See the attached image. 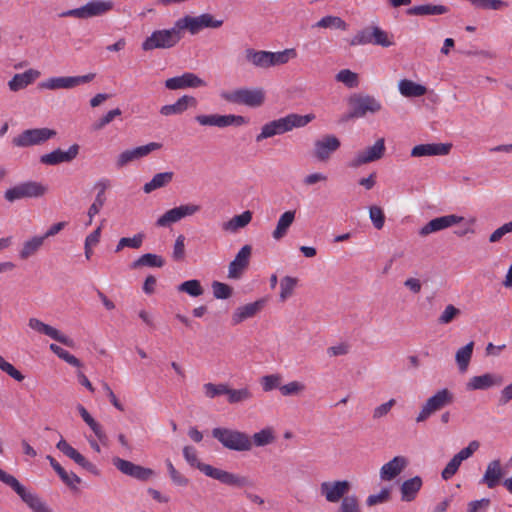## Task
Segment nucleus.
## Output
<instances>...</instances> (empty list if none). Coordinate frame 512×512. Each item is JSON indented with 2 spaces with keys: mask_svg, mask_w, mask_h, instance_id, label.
Here are the masks:
<instances>
[{
  "mask_svg": "<svg viewBox=\"0 0 512 512\" xmlns=\"http://www.w3.org/2000/svg\"><path fill=\"white\" fill-rule=\"evenodd\" d=\"M422 484V479L419 476L405 480L400 487L401 499L405 502L413 501L420 491Z\"/></svg>",
  "mask_w": 512,
  "mask_h": 512,
  "instance_id": "a19ab883",
  "label": "nucleus"
},
{
  "mask_svg": "<svg viewBox=\"0 0 512 512\" xmlns=\"http://www.w3.org/2000/svg\"><path fill=\"white\" fill-rule=\"evenodd\" d=\"M0 370L7 373L11 378L14 380L21 382L24 380V375L17 370L11 363L6 361L1 355H0Z\"/></svg>",
  "mask_w": 512,
  "mask_h": 512,
  "instance_id": "774afa93",
  "label": "nucleus"
},
{
  "mask_svg": "<svg viewBox=\"0 0 512 512\" xmlns=\"http://www.w3.org/2000/svg\"><path fill=\"white\" fill-rule=\"evenodd\" d=\"M112 463L122 474L132 477L138 481L145 482L154 476V471L152 469L135 464L120 457H114L112 459Z\"/></svg>",
  "mask_w": 512,
  "mask_h": 512,
  "instance_id": "f3484780",
  "label": "nucleus"
},
{
  "mask_svg": "<svg viewBox=\"0 0 512 512\" xmlns=\"http://www.w3.org/2000/svg\"><path fill=\"white\" fill-rule=\"evenodd\" d=\"M265 301L263 299L257 300L253 303L240 306L235 309L232 314V325H238L243 321L255 316L263 307Z\"/></svg>",
  "mask_w": 512,
  "mask_h": 512,
  "instance_id": "2f4dec72",
  "label": "nucleus"
},
{
  "mask_svg": "<svg viewBox=\"0 0 512 512\" xmlns=\"http://www.w3.org/2000/svg\"><path fill=\"white\" fill-rule=\"evenodd\" d=\"M144 238L145 235L143 233L135 234L133 237H123L118 241L115 252L118 253L125 247L139 249L143 244Z\"/></svg>",
  "mask_w": 512,
  "mask_h": 512,
  "instance_id": "5fc2aeb1",
  "label": "nucleus"
},
{
  "mask_svg": "<svg viewBox=\"0 0 512 512\" xmlns=\"http://www.w3.org/2000/svg\"><path fill=\"white\" fill-rule=\"evenodd\" d=\"M176 21L178 24V29H180L182 36L184 35V32L186 30L190 34L195 35L203 29H216L221 27L223 24L222 19H216L213 15L209 13H204L199 16L186 15L182 18H179Z\"/></svg>",
  "mask_w": 512,
  "mask_h": 512,
  "instance_id": "0eeeda50",
  "label": "nucleus"
},
{
  "mask_svg": "<svg viewBox=\"0 0 512 512\" xmlns=\"http://www.w3.org/2000/svg\"><path fill=\"white\" fill-rule=\"evenodd\" d=\"M454 400L453 393L447 388H443L430 396L422 405L417 417L416 422L421 423L427 420L432 414L441 410L447 405H450Z\"/></svg>",
  "mask_w": 512,
  "mask_h": 512,
  "instance_id": "6e6552de",
  "label": "nucleus"
},
{
  "mask_svg": "<svg viewBox=\"0 0 512 512\" xmlns=\"http://www.w3.org/2000/svg\"><path fill=\"white\" fill-rule=\"evenodd\" d=\"M164 264H165V261L161 256H159L157 254H153V253H146V254H143L142 256H140L135 261H133L131 263V268L132 269H137L140 267L161 268L164 266Z\"/></svg>",
  "mask_w": 512,
  "mask_h": 512,
  "instance_id": "49530a36",
  "label": "nucleus"
},
{
  "mask_svg": "<svg viewBox=\"0 0 512 512\" xmlns=\"http://www.w3.org/2000/svg\"><path fill=\"white\" fill-rule=\"evenodd\" d=\"M227 384L220 383V384H214V383H205L203 385V392L204 395L209 399H214L221 395H226L227 392Z\"/></svg>",
  "mask_w": 512,
  "mask_h": 512,
  "instance_id": "bf43d9fd",
  "label": "nucleus"
},
{
  "mask_svg": "<svg viewBox=\"0 0 512 512\" xmlns=\"http://www.w3.org/2000/svg\"><path fill=\"white\" fill-rule=\"evenodd\" d=\"M204 86H206V82L191 72H186L180 76L172 77L165 81V87L169 90L199 88Z\"/></svg>",
  "mask_w": 512,
  "mask_h": 512,
  "instance_id": "393cba45",
  "label": "nucleus"
},
{
  "mask_svg": "<svg viewBox=\"0 0 512 512\" xmlns=\"http://www.w3.org/2000/svg\"><path fill=\"white\" fill-rule=\"evenodd\" d=\"M296 57L297 52L294 48H286L276 52L269 51L270 68L285 65Z\"/></svg>",
  "mask_w": 512,
  "mask_h": 512,
  "instance_id": "a18cd8bd",
  "label": "nucleus"
},
{
  "mask_svg": "<svg viewBox=\"0 0 512 512\" xmlns=\"http://www.w3.org/2000/svg\"><path fill=\"white\" fill-rule=\"evenodd\" d=\"M200 209V205L193 203L182 204L180 206L174 207L167 210L156 220V226L163 228L169 227L172 224L179 222L183 218L195 215L200 211Z\"/></svg>",
  "mask_w": 512,
  "mask_h": 512,
  "instance_id": "ddd939ff",
  "label": "nucleus"
},
{
  "mask_svg": "<svg viewBox=\"0 0 512 512\" xmlns=\"http://www.w3.org/2000/svg\"><path fill=\"white\" fill-rule=\"evenodd\" d=\"M95 78L94 73L81 76L50 77L39 84V88L47 90L72 89L81 84L91 82Z\"/></svg>",
  "mask_w": 512,
  "mask_h": 512,
  "instance_id": "f8f14e48",
  "label": "nucleus"
},
{
  "mask_svg": "<svg viewBox=\"0 0 512 512\" xmlns=\"http://www.w3.org/2000/svg\"><path fill=\"white\" fill-rule=\"evenodd\" d=\"M183 457L186 460V462L192 466L196 467L203 473V467L204 466H210L209 464L202 463L198 459V453L197 450L193 446H184L183 448Z\"/></svg>",
  "mask_w": 512,
  "mask_h": 512,
  "instance_id": "13d9d810",
  "label": "nucleus"
},
{
  "mask_svg": "<svg viewBox=\"0 0 512 512\" xmlns=\"http://www.w3.org/2000/svg\"><path fill=\"white\" fill-rule=\"evenodd\" d=\"M79 153V145L73 144L68 150L64 151L60 148L50 153L40 156V162L45 165L55 166L61 163H69L74 160Z\"/></svg>",
  "mask_w": 512,
  "mask_h": 512,
  "instance_id": "5701e85b",
  "label": "nucleus"
},
{
  "mask_svg": "<svg viewBox=\"0 0 512 512\" xmlns=\"http://www.w3.org/2000/svg\"><path fill=\"white\" fill-rule=\"evenodd\" d=\"M314 119V114L300 115L296 113H290L278 119H274L272 121L276 127L277 133L279 135H282L284 133L292 131L295 128L305 127Z\"/></svg>",
  "mask_w": 512,
  "mask_h": 512,
  "instance_id": "6ab92c4d",
  "label": "nucleus"
},
{
  "mask_svg": "<svg viewBox=\"0 0 512 512\" xmlns=\"http://www.w3.org/2000/svg\"><path fill=\"white\" fill-rule=\"evenodd\" d=\"M338 512H361L357 497L354 495L344 497Z\"/></svg>",
  "mask_w": 512,
  "mask_h": 512,
  "instance_id": "338daca9",
  "label": "nucleus"
},
{
  "mask_svg": "<svg viewBox=\"0 0 512 512\" xmlns=\"http://www.w3.org/2000/svg\"><path fill=\"white\" fill-rule=\"evenodd\" d=\"M349 111L346 120L364 118L368 113L376 114L382 109L381 102L369 94L354 93L347 99Z\"/></svg>",
  "mask_w": 512,
  "mask_h": 512,
  "instance_id": "f03ea898",
  "label": "nucleus"
},
{
  "mask_svg": "<svg viewBox=\"0 0 512 512\" xmlns=\"http://www.w3.org/2000/svg\"><path fill=\"white\" fill-rule=\"evenodd\" d=\"M502 476L503 470L500 460H492L487 465L486 471L481 479V483L492 489L500 483Z\"/></svg>",
  "mask_w": 512,
  "mask_h": 512,
  "instance_id": "72a5a7b5",
  "label": "nucleus"
},
{
  "mask_svg": "<svg viewBox=\"0 0 512 512\" xmlns=\"http://www.w3.org/2000/svg\"><path fill=\"white\" fill-rule=\"evenodd\" d=\"M182 38L177 21H175L174 25L169 29L153 31L151 35L142 42L141 47L144 51L169 49L176 46Z\"/></svg>",
  "mask_w": 512,
  "mask_h": 512,
  "instance_id": "7ed1b4c3",
  "label": "nucleus"
},
{
  "mask_svg": "<svg viewBox=\"0 0 512 512\" xmlns=\"http://www.w3.org/2000/svg\"><path fill=\"white\" fill-rule=\"evenodd\" d=\"M250 439L252 446L255 445L257 447H264L273 443L276 439V436L272 427H265L254 433Z\"/></svg>",
  "mask_w": 512,
  "mask_h": 512,
  "instance_id": "09e8293b",
  "label": "nucleus"
},
{
  "mask_svg": "<svg viewBox=\"0 0 512 512\" xmlns=\"http://www.w3.org/2000/svg\"><path fill=\"white\" fill-rule=\"evenodd\" d=\"M369 217L373 226L380 230L383 228L385 223V215L383 210L378 206H371L369 208Z\"/></svg>",
  "mask_w": 512,
  "mask_h": 512,
  "instance_id": "69168bd1",
  "label": "nucleus"
},
{
  "mask_svg": "<svg viewBox=\"0 0 512 512\" xmlns=\"http://www.w3.org/2000/svg\"><path fill=\"white\" fill-rule=\"evenodd\" d=\"M28 326L40 333V334H44L48 337H50L51 339L65 345V346H68V347H71L73 348L75 346V343H74V340L71 339L70 337L64 335L63 333H61L58 329L42 322L41 320L37 319V318H30L29 321H28Z\"/></svg>",
  "mask_w": 512,
  "mask_h": 512,
  "instance_id": "4be33fe9",
  "label": "nucleus"
},
{
  "mask_svg": "<svg viewBox=\"0 0 512 512\" xmlns=\"http://www.w3.org/2000/svg\"><path fill=\"white\" fill-rule=\"evenodd\" d=\"M348 42L350 46L375 45L388 48L395 45L393 34L378 25H369L358 30Z\"/></svg>",
  "mask_w": 512,
  "mask_h": 512,
  "instance_id": "f257e3e1",
  "label": "nucleus"
},
{
  "mask_svg": "<svg viewBox=\"0 0 512 512\" xmlns=\"http://www.w3.org/2000/svg\"><path fill=\"white\" fill-rule=\"evenodd\" d=\"M295 215L296 212L293 210L285 211L280 215L276 227L272 232V237L274 240L279 241L287 235L290 226L295 220Z\"/></svg>",
  "mask_w": 512,
  "mask_h": 512,
  "instance_id": "c9c22d12",
  "label": "nucleus"
},
{
  "mask_svg": "<svg viewBox=\"0 0 512 512\" xmlns=\"http://www.w3.org/2000/svg\"><path fill=\"white\" fill-rule=\"evenodd\" d=\"M197 100L193 96L183 95L175 103L161 107L160 113L164 116L178 115L185 112L189 106H196Z\"/></svg>",
  "mask_w": 512,
  "mask_h": 512,
  "instance_id": "473e14b6",
  "label": "nucleus"
},
{
  "mask_svg": "<svg viewBox=\"0 0 512 512\" xmlns=\"http://www.w3.org/2000/svg\"><path fill=\"white\" fill-rule=\"evenodd\" d=\"M173 177L174 173L171 171L157 173L149 182L144 184L143 191L149 194L156 189L165 187L173 180Z\"/></svg>",
  "mask_w": 512,
  "mask_h": 512,
  "instance_id": "c03bdc74",
  "label": "nucleus"
},
{
  "mask_svg": "<svg viewBox=\"0 0 512 512\" xmlns=\"http://www.w3.org/2000/svg\"><path fill=\"white\" fill-rule=\"evenodd\" d=\"M48 188L37 181L21 182L11 188H8L4 193V198L13 203L23 198H39L46 194Z\"/></svg>",
  "mask_w": 512,
  "mask_h": 512,
  "instance_id": "1a4fd4ad",
  "label": "nucleus"
},
{
  "mask_svg": "<svg viewBox=\"0 0 512 512\" xmlns=\"http://www.w3.org/2000/svg\"><path fill=\"white\" fill-rule=\"evenodd\" d=\"M339 147V139L334 135H327L315 142L314 155L318 160L326 161Z\"/></svg>",
  "mask_w": 512,
  "mask_h": 512,
  "instance_id": "c85d7f7f",
  "label": "nucleus"
},
{
  "mask_svg": "<svg viewBox=\"0 0 512 512\" xmlns=\"http://www.w3.org/2000/svg\"><path fill=\"white\" fill-rule=\"evenodd\" d=\"M112 8V2H87L86 5L62 11L58 14L59 17H75L79 19H86L94 16L101 15Z\"/></svg>",
  "mask_w": 512,
  "mask_h": 512,
  "instance_id": "a211bd4d",
  "label": "nucleus"
},
{
  "mask_svg": "<svg viewBox=\"0 0 512 512\" xmlns=\"http://www.w3.org/2000/svg\"><path fill=\"white\" fill-rule=\"evenodd\" d=\"M0 481L11 487L33 512H53L35 493L29 492L13 475L2 469Z\"/></svg>",
  "mask_w": 512,
  "mask_h": 512,
  "instance_id": "20e7f679",
  "label": "nucleus"
},
{
  "mask_svg": "<svg viewBox=\"0 0 512 512\" xmlns=\"http://www.w3.org/2000/svg\"><path fill=\"white\" fill-rule=\"evenodd\" d=\"M40 77V72L30 68L22 73H17L7 82L8 89L11 92H18L30 86Z\"/></svg>",
  "mask_w": 512,
  "mask_h": 512,
  "instance_id": "c756f323",
  "label": "nucleus"
},
{
  "mask_svg": "<svg viewBox=\"0 0 512 512\" xmlns=\"http://www.w3.org/2000/svg\"><path fill=\"white\" fill-rule=\"evenodd\" d=\"M165 463H166V467H167L169 476H170L171 480L173 481V483L178 486H187L188 482H189L188 478H186L184 475H182L180 472H178L169 459H167L165 461Z\"/></svg>",
  "mask_w": 512,
  "mask_h": 512,
  "instance_id": "0e129e2a",
  "label": "nucleus"
},
{
  "mask_svg": "<svg viewBox=\"0 0 512 512\" xmlns=\"http://www.w3.org/2000/svg\"><path fill=\"white\" fill-rule=\"evenodd\" d=\"M77 410L82 417L83 421L89 426V428L93 431L97 439L103 443L106 444L108 437L103 429V427L89 414L87 409L81 405L78 404Z\"/></svg>",
  "mask_w": 512,
  "mask_h": 512,
  "instance_id": "e433bc0d",
  "label": "nucleus"
},
{
  "mask_svg": "<svg viewBox=\"0 0 512 512\" xmlns=\"http://www.w3.org/2000/svg\"><path fill=\"white\" fill-rule=\"evenodd\" d=\"M395 404H396V400L394 398H391L387 402H384V403L376 406L372 410L373 420L378 421V420L384 418L385 416H387Z\"/></svg>",
  "mask_w": 512,
  "mask_h": 512,
  "instance_id": "052dcab7",
  "label": "nucleus"
},
{
  "mask_svg": "<svg viewBox=\"0 0 512 512\" xmlns=\"http://www.w3.org/2000/svg\"><path fill=\"white\" fill-rule=\"evenodd\" d=\"M335 79L337 82L343 83L348 88H356L359 85L358 74L350 69L340 70L336 74Z\"/></svg>",
  "mask_w": 512,
  "mask_h": 512,
  "instance_id": "6e6d98bb",
  "label": "nucleus"
},
{
  "mask_svg": "<svg viewBox=\"0 0 512 512\" xmlns=\"http://www.w3.org/2000/svg\"><path fill=\"white\" fill-rule=\"evenodd\" d=\"M56 448L65 456L73 460L76 464L86 469L87 471L97 474L96 466L88 461L80 452L73 448L66 440L61 438L56 444Z\"/></svg>",
  "mask_w": 512,
  "mask_h": 512,
  "instance_id": "a878e982",
  "label": "nucleus"
},
{
  "mask_svg": "<svg viewBox=\"0 0 512 512\" xmlns=\"http://www.w3.org/2000/svg\"><path fill=\"white\" fill-rule=\"evenodd\" d=\"M195 121L203 127L226 128L229 126H242L248 123V119L235 114H199L195 116Z\"/></svg>",
  "mask_w": 512,
  "mask_h": 512,
  "instance_id": "9d476101",
  "label": "nucleus"
},
{
  "mask_svg": "<svg viewBox=\"0 0 512 512\" xmlns=\"http://www.w3.org/2000/svg\"><path fill=\"white\" fill-rule=\"evenodd\" d=\"M281 376L279 374L265 375L261 378L260 383L264 392H270L281 387Z\"/></svg>",
  "mask_w": 512,
  "mask_h": 512,
  "instance_id": "680f3d73",
  "label": "nucleus"
},
{
  "mask_svg": "<svg viewBox=\"0 0 512 512\" xmlns=\"http://www.w3.org/2000/svg\"><path fill=\"white\" fill-rule=\"evenodd\" d=\"M220 97L230 103L259 107L265 100V92L262 88H240L233 91H223Z\"/></svg>",
  "mask_w": 512,
  "mask_h": 512,
  "instance_id": "423d86ee",
  "label": "nucleus"
},
{
  "mask_svg": "<svg viewBox=\"0 0 512 512\" xmlns=\"http://www.w3.org/2000/svg\"><path fill=\"white\" fill-rule=\"evenodd\" d=\"M351 484L347 480L325 481L320 484V493L330 503H337L350 491Z\"/></svg>",
  "mask_w": 512,
  "mask_h": 512,
  "instance_id": "aec40b11",
  "label": "nucleus"
},
{
  "mask_svg": "<svg viewBox=\"0 0 512 512\" xmlns=\"http://www.w3.org/2000/svg\"><path fill=\"white\" fill-rule=\"evenodd\" d=\"M314 27L339 29V30H343V31L348 29V25L344 20H342L340 17L331 16V15L321 18L314 25Z\"/></svg>",
  "mask_w": 512,
  "mask_h": 512,
  "instance_id": "864d4df0",
  "label": "nucleus"
},
{
  "mask_svg": "<svg viewBox=\"0 0 512 512\" xmlns=\"http://www.w3.org/2000/svg\"><path fill=\"white\" fill-rule=\"evenodd\" d=\"M212 436L229 450L245 452L252 449L250 437L239 430L217 427L212 430Z\"/></svg>",
  "mask_w": 512,
  "mask_h": 512,
  "instance_id": "39448f33",
  "label": "nucleus"
},
{
  "mask_svg": "<svg viewBox=\"0 0 512 512\" xmlns=\"http://www.w3.org/2000/svg\"><path fill=\"white\" fill-rule=\"evenodd\" d=\"M251 246L244 245L236 254L235 258L230 262L228 267V277L231 279H239L249 264L251 256Z\"/></svg>",
  "mask_w": 512,
  "mask_h": 512,
  "instance_id": "bb28decb",
  "label": "nucleus"
},
{
  "mask_svg": "<svg viewBox=\"0 0 512 512\" xmlns=\"http://www.w3.org/2000/svg\"><path fill=\"white\" fill-rule=\"evenodd\" d=\"M226 395L227 400L230 404H238L245 401H249L253 397L252 392L247 387L240 389H230L229 387H227Z\"/></svg>",
  "mask_w": 512,
  "mask_h": 512,
  "instance_id": "3c124183",
  "label": "nucleus"
},
{
  "mask_svg": "<svg viewBox=\"0 0 512 512\" xmlns=\"http://www.w3.org/2000/svg\"><path fill=\"white\" fill-rule=\"evenodd\" d=\"M447 11L443 5L422 4L407 9L409 15H439Z\"/></svg>",
  "mask_w": 512,
  "mask_h": 512,
  "instance_id": "8fccbe9b",
  "label": "nucleus"
},
{
  "mask_svg": "<svg viewBox=\"0 0 512 512\" xmlns=\"http://www.w3.org/2000/svg\"><path fill=\"white\" fill-rule=\"evenodd\" d=\"M385 149L384 138H379L372 146L357 152L354 157L349 160L347 165L350 168H358L362 165L377 161L384 156Z\"/></svg>",
  "mask_w": 512,
  "mask_h": 512,
  "instance_id": "4468645a",
  "label": "nucleus"
},
{
  "mask_svg": "<svg viewBox=\"0 0 512 512\" xmlns=\"http://www.w3.org/2000/svg\"><path fill=\"white\" fill-rule=\"evenodd\" d=\"M464 220L462 216L456 214H449L440 217H436L422 226L418 233L420 236L425 237L432 233H436L447 229L451 226L461 223Z\"/></svg>",
  "mask_w": 512,
  "mask_h": 512,
  "instance_id": "412c9836",
  "label": "nucleus"
},
{
  "mask_svg": "<svg viewBox=\"0 0 512 512\" xmlns=\"http://www.w3.org/2000/svg\"><path fill=\"white\" fill-rule=\"evenodd\" d=\"M162 144L150 142L148 144L126 149L122 151L116 158L115 164L117 168H123L129 163L140 160L148 156L151 152L161 149Z\"/></svg>",
  "mask_w": 512,
  "mask_h": 512,
  "instance_id": "dca6fc26",
  "label": "nucleus"
},
{
  "mask_svg": "<svg viewBox=\"0 0 512 512\" xmlns=\"http://www.w3.org/2000/svg\"><path fill=\"white\" fill-rule=\"evenodd\" d=\"M77 410L82 417L83 421L89 426V428L93 431L97 439L103 443L106 444L108 437L103 429V427L89 414L87 409L81 405L78 404Z\"/></svg>",
  "mask_w": 512,
  "mask_h": 512,
  "instance_id": "4c0bfd02",
  "label": "nucleus"
},
{
  "mask_svg": "<svg viewBox=\"0 0 512 512\" xmlns=\"http://www.w3.org/2000/svg\"><path fill=\"white\" fill-rule=\"evenodd\" d=\"M451 144L426 143L419 144L412 148V157L444 156L450 152Z\"/></svg>",
  "mask_w": 512,
  "mask_h": 512,
  "instance_id": "7c9ffc66",
  "label": "nucleus"
},
{
  "mask_svg": "<svg viewBox=\"0 0 512 512\" xmlns=\"http://www.w3.org/2000/svg\"><path fill=\"white\" fill-rule=\"evenodd\" d=\"M474 342L470 341L465 346L459 348L455 354V361L460 373H465L468 370L472 354Z\"/></svg>",
  "mask_w": 512,
  "mask_h": 512,
  "instance_id": "37998d69",
  "label": "nucleus"
},
{
  "mask_svg": "<svg viewBox=\"0 0 512 512\" xmlns=\"http://www.w3.org/2000/svg\"><path fill=\"white\" fill-rule=\"evenodd\" d=\"M298 285V279L292 276H285L280 281L279 298L282 302L290 298Z\"/></svg>",
  "mask_w": 512,
  "mask_h": 512,
  "instance_id": "603ef678",
  "label": "nucleus"
},
{
  "mask_svg": "<svg viewBox=\"0 0 512 512\" xmlns=\"http://www.w3.org/2000/svg\"><path fill=\"white\" fill-rule=\"evenodd\" d=\"M56 135V131L50 128L26 129L12 139V144L18 148L40 145Z\"/></svg>",
  "mask_w": 512,
  "mask_h": 512,
  "instance_id": "9b49d317",
  "label": "nucleus"
},
{
  "mask_svg": "<svg viewBox=\"0 0 512 512\" xmlns=\"http://www.w3.org/2000/svg\"><path fill=\"white\" fill-rule=\"evenodd\" d=\"M398 89L404 97H421L426 94L427 89L424 85L413 82L412 80L402 79L398 83Z\"/></svg>",
  "mask_w": 512,
  "mask_h": 512,
  "instance_id": "79ce46f5",
  "label": "nucleus"
},
{
  "mask_svg": "<svg viewBox=\"0 0 512 512\" xmlns=\"http://www.w3.org/2000/svg\"><path fill=\"white\" fill-rule=\"evenodd\" d=\"M409 464L405 456H395L385 463L379 472L382 481H391L395 479Z\"/></svg>",
  "mask_w": 512,
  "mask_h": 512,
  "instance_id": "cd10ccee",
  "label": "nucleus"
},
{
  "mask_svg": "<svg viewBox=\"0 0 512 512\" xmlns=\"http://www.w3.org/2000/svg\"><path fill=\"white\" fill-rule=\"evenodd\" d=\"M203 474L232 487L243 488L252 486V482L248 477L218 469L211 465L203 467Z\"/></svg>",
  "mask_w": 512,
  "mask_h": 512,
  "instance_id": "2eb2a0df",
  "label": "nucleus"
},
{
  "mask_svg": "<svg viewBox=\"0 0 512 512\" xmlns=\"http://www.w3.org/2000/svg\"><path fill=\"white\" fill-rule=\"evenodd\" d=\"M279 390L283 396H294L303 392L305 385L299 381H291L279 387Z\"/></svg>",
  "mask_w": 512,
  "mask_h": 512,
  "instance_id": "e2e57ef3",
  "label": "nucleus"
},
{
  "mask_svg": "<svg viewBox=\"0 0 512 512\" xmlns=\"http://www.w3.org/2000/svg\"><path fill=\"white\" fill-rule=\"evenodd\" d=\"M177 290L179 292L186 293L191 297H198L204 292L200 281L196 279L184 281L177 287Z\"/></svg>",
  "mask_w": 512,
  "mask_h": 512,
  "instance_id": "4d7b16f0",
  "label": "nucleus"
},
{
  "mask_svg": "<svg viewBox=\"0 0 512 512\" xmlns=\"http://www.w3.org/2000/svg\"><path fill=\"white\" fill-rule=\"evenodd\" d=\"M77 410L82 417L83 421L89 426V428L93 431L97 439L103 443L106 444L108 437L103 429V427L89 414L87 409L81 405L78 404Z\"/></svg>",
  "mask_w": 512,
  "mask_h": 512,
  "instance_id": "58836bf2",
  "label": "nucleus"
},
{
  "mask_svg": "<svg viewBox=\"0 0 512 512\" xmlns=\"http://www.w3.org/2000/svg\"><path fill=\"white\" fill-rule=\"evenodd\" d=\"M246 61L257 69H270L269 51L246 48L244 51Z\"/></svg>",
  "mask_w": 512,
  "mask_h": 512,
  "instance_id": "f704fd0d",
  "label": "nucleus"
},
{
  "mask_svg": "<svg viewBox=\"0 0 512 512\" xmlns=\"http://www.w3.org/2000/svg\"><path fill=\"white\" fill-rule=\"evenodd\" d=\"M253 214L246 210L239 215L233 216L230 220L222 224V229L229 233H236L246 227L252 220Z\"/></svg>",
  "mask_w": 512,
  "mask_h": 512,
  "instance_id": "ea45409f",
  "label": "nucleus"
},
{
  "mask_svg": "<svg viewBox=\"0 0 512 512\" xmlns=\"http://www.w3.org/2000/svg\"><path fill=\"white\" fill-rule=\"evenodd\" d=\"M504 378L498 373H485L473 376L466 383V389L469 391L487 390L492 387H499L503 384Z\"/></svg>",
  "mask_w": 512,
  "mask_h": 512,
  "instance_id": "b1692460",
  "label": "nucleus"
},
{
  "mask_svg": "<svg viewBox=\"0 0 512 512\" xmlns=\"http://www.w3.org/2000/svg\"><path fill=\"white\" fill-rule=\"evenodd\" d=\"M44 241V237H41V235L33 236L24 241L22 248L19 251V257L23 260L28 259L41 248Z\"/></svg>",
  "mask_w": 512,
  "mask_h": 512,
  "instance_id": "de8ad7c7",
  "label": "nucleus"
}]
</instances>
